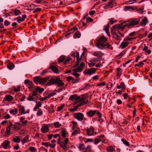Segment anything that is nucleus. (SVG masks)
Wrapping results in <instances>:
<instances>
[{"mask_svg":"<svg viewBox=\"0 0 152 152\" xmlns=\"http://www.w3.org/2000/svg\"><path fill=\"white\" fill-rule=\"evenodd\" d=\"M107 39L103 36H101L97 37L95 40L96 45L100 50L104 49L107 44Z\"/></svg>","mask_w":152,"mask_h":152,"instance_id":"1","label":"nucleus"},{"mask_svg":"<svg viewBox=\"0 0 152 152\" xmlns=\"http://www.w3.org/2000/svg\"><path fill=\"white\" fill-rule=\"evenodd\" d=\"M49 79V77L48 76L44 78H42L39 76L36 77L34 79V82L36 84L38 83L43 84Z\"/></svg>","mask_w":152,"mask_h":152,"instance_id":"2","label":"nucleus"},{"mask_svg":"<svg viewBox=\"0 0 152 152\" xmlns=\"http://www.w3.org/2000/svg\"><path fill=\"white\" fill-rule=\"evenodd\" d=\"M140 21V19L138 18H134L130 19L129 20V24L128 26V28H130L132 26H134L137 24Z\"/></svg>","mask_w":152,"mask_h":152,"instance_id":"3","label":"nucleus"},{"mask_svg":"<svg viewBox=\"0 0 152 152\" xmlns=\"http://www.w3.org/2000/svg\"><path fill=\"white\" fill-rule=\"evenodd\" d=\"M69 139L68 138H66L64 141L60 142L59 141H58V143H59L61 147L64 150H67V144L69 141Z\"/></svg>","mask_w":152,"mask_h":152,"instance_id":"4","label":"nucleus"},{"mask_svg":"<svg viewBox=\"0 0 152 152\" xmlns=\"http://www.w3.org/2000/svg\"><path fill=\"white\" fill-rule=\"evenodd\" d=\"M117 28V25L113 26L111 28V32L113 36V37L116 40H118L120 39V37L115 32H114L113 31L114 30Z\"/></svg>","mask_w":152,"mask_h":152,"instance_id":"5","label":"nucleus"},{"mask_svg":"<svg viewBox=\"0 0 152 152\" xmlns=\"http://www.w3.org/2000/svg\"><path fill=\"white\" fill-rule=\"evenodd\" d=\"M73 115L74 117L79 121H82L83 119L84 115L82 113H75Z\"/></svg>","mask_w":152,"mask_h":152,"instance_id":"6","label":"nucleus"},{"mask_svg":"<svg viewBox=\"0 0 152 152\" xmlns=\"http://www.w3.org/2000/svg\"><path fill=\"white\" fill-rule=\"evenodd\" d=\"M96 69L94 68L89 69L87 71H84L83 73L85 75H91L96 72Z\"/></svg>","mask_w":152,"mask_h":152,"instance_id":"7","label":"nucleus"},{"mask_svg":"<svg viewBox=\"0 0 152 152\" xmlns=\"http://www.w3.org/2000/svg\"><path fill=\"white\" fill-rule=\"evenodd\" d=\"M95 129L92 126H91L90 128L86 130L87 134L88 136H91L94 135L95 133V134H96V132H94V130Z\"/></svg>","mask_w":152,"mask_h":152,"instance_id":"8","label":"nucleus"},{"mask_svg":"<svg viewBox=\"0 0 152 152\" xmlns=\"http://www.w3.org/2000/svg\"><path fill=\"white\" fill-rule=\"evenodd\" d=\"M58 78H52L51 79L49 80V82L47 83V85L50 86L56 84Z\"/></svg>","mask_w":152,"mask_h":152,"instance_id":"9","label":"nucleus"},{"mask_svg":"<svg viewBox=\"0 0 152 152\" xmlns=\"http://www.w3.org/2000/svg\"><path fill=\"white\" fill-rule=\"evenodd\" d=\"M93 55L102 59V57L103 56L104 54L100 51H96L94 53Z\"/></svg>","mask_w":152,"mask_h":152,"instance_id":"10","label":"nucleus"},{"mask_svg":"<svg viewBox=\"0 0 152 152\" xmlns=\"http://www.w3.org/2000/svg\"><path fill=\"white\" fill-rule=\"evenodd\" d=\"M10 142L9 141L6 140L4 142L1 144V145L4 148L7 149L8 148H10Z\"/></svg>","mask_w":152,"mask_h":152,"instance_id":"11","label":"nucleus"},{"mask_svg":"<svg viewBox=\"0 0 152 152\" xmlns=\"http://www.w3.org/2000/svg\"><path fill=\"white\" fill-rule=\"evenodd\" d=\"M95 114V110H90L86 113V115H87L90 118H91L93 117Z\"/></svg>","mask_w":152,"mask_h":152,"instance_id":"12","label":"nucleus"},{"mask_svg":"<svg viewBox=\"0 0 152 152\" xmlns=\"http://www.w3.org/2000/svg\"><path fill=\"white\" fill-rule=\"evenodd\" d=\"M13 99L14 98L12 96L10 95H7L5 97L4 99V101L10 102L13 101Z\"/></svg>","mask_w":152,"mask_h":152,"instance_id":"13","label":"nucleus"},{"mask_svg":"<svg viewBox=\"0 0 152 152\" xmlns=\"http://www.w3.org/2000/svg\"><path fill=\"white\" fill-rule=\"evenodd\" d=\"M49 69L52 70L54 73H58L59 71L57 67L55 66L50 64L49 67Z\"/></svg>","mask_w":152,"mask_h":152,"instance_id":"14","label":"nucleus"},{"mask_svg":"<svg viewBox=\"0 0 152 152\" xmlns=\"http://www.w3.org/2000/svg\"><path fill=\"white\" fill-rule=\"evenodd\" d=\"M49 130V129L48 125H43L42 127L41 131L42 133H45Z\"/></svg>","mask_w":152,"mask_h":152,"instance_id":"15","label":"nucleus"},{"mask_svg":"<svg viewBox=\"0 0 152 152\" xmlns=\"http://www.w3.org/2000/svg\"><path fill=\"white\" fill-rule=\"evenodd\" d=\"M148 23V21L147 18L145 17L141 20L140 22V24L142 26H144Z\"/></svg>","mask_w":152,"mask_h":152,"instance_id":"16","label":"nucleus"},{"mask_svg":"<svg viewBox=\"0 0 152 152\" xmlns=\"http://www.w3.org/2000/svg\"><path fill=\"white\" fill-rule=\"evenodd\" d=\"M80 97L77 96V94H74L71 95L69 97V100H76L80 99Z\"/></svg>","mask_w":152,"mask_h":152,"instance_id":"17","label":"nucleus"},{"mask_svg":"<svg viewBox=\"0 0 152 152\" xmlns=\"http://www.w3.org/2000/svg\"><path fill=\"white\" fill-rule=\"evenodd\" d=\"M18 110L21 114H25L26 113L25 112V108L23 106L19 105L18 106Z\"/></svg>","mask_w":152,"mask_h":152,"instance_id":"18","label":"nucleus"},{"mask_svg":"<svg viewBox=\"0 0 152 152\" xmlns=\"http://www.w3.org/2000/svg\"><path fill=\"white\" fill-rule=\"evenodd\" d=\"M113 0H112L107 3L106 5L104 6V8H111L113 6Z\"/></svg>","mask_w":152,"mask_h":152,"instance_id":"19","label":"nucleus"},{"mask_svg":"<svg viewBox=\"0 0 152 152\" xmlns=\"http://www.w3.org/2000/svg\"><path fill=\"white\" fill-rule=\"evenodd\" d=\"M57 81L56 82V83L58 87L63 86L64 85V83L62 82L61 80H60L59 78H58Z\"/></svg>","mask_w":152,"mask_h":152,"instance_id":"20","label":"nucleus"},{"mask_svg":"<svg viewBox=\"0 0 152 152\" xmlns=\"http://www.w3.org/2000/svg\"><path fill=\"white\" fill-rule=\"evenodd\" d=\"M128 44V42H123L120 44V47L122 49H124L127 46Z\"/></svg>","mask_w":152,"mask_h":152,"instance_id":"21","label":"nucleus"},{"mask_svg":"<svg viewBox=\"0 0 152 152\" xmlns=\"http://www.w3.org/2000/svg\"><path fill=\"white\" fill-rule=\"evenodd\" d=\"M84 64L83 62L81 63L80 66L77 68L78 72H81L83 69L84 66Z\"/></svg>","mask_w":152,"mask_h":152,"instance_id":"22","label":"nucleus"},{"mask_svg":"<svg viewBox=\"0 0 152 152\" xmlns=\"http://www.w3.org/2000/svg\"><path fill=\"white\" fill-rule=\"evenodd\" d=\"M102 60V59L99 58H95L91 59L90 61V62L91 63L94 62H98Z\"/></svg>","mask_w":152,"mask_h":152,"instance_id":"23","label":"nucleus"},{"mask_svg":"<svg viewBox=\"0 0 152 152\" xmlns=\"http://www.w3.org/2000/svg\"><path fill=\"white\" fill-rule=\"evenodd\" d=\"M13 142L16 143H19L20 142V138L19 136H16L12 139Z\"/></svg>","mask_w":152,"mask_h":152,"instance_id":"24","label":"nucleus"},{"mask_svg":"<svg viewBox=\"0 0 152 152\" xmlns=\"http://www.w3.org/2000/svg\"><path fill=\"white\" fill-rule=\"evenodd\" d=\"M78 148L79 150L82 151L84 150L85 146L83 144L80 143L79 145Z\"/></svg>","mask_w":152,"mask_h":152,"instance_id":"25","label":"nucleus"},{"mask_svg":"<svg viewBox=\"0 0 152 152\" xmlns=\"http://www.w3.org/2000/svg\"><path fill=\"white\" fill-rule=\"evenodd\" d=\"M15 67L14 64L12 63H10L7 65V68L10 70L12 69Z\"/></svg>","mask_w":152,"mask_h":152,"instance_id":"26","label":"nucleus"},{"mask_svg":"<svg viewBox=\"0 0 152 152\" xmlns=\"http://www.w3.org/2000/svg\"><path fill=\"white\" fill-rule=\"evenodd\" d=\"M81 36V34L79 31H77L75 32L73 35V37L74 38H77L80 37Z\"/></svg>","mask_w":152,"mask_h":152,"instance_id":"27","label":"nucleus"},{"mask_svg":"<svg viewBox=\"0 0 152 152\" xmlns=\"http://www.w3.org/2000/svg\"><path fill=\"white\" fill-rule=\"evenodd\" d=\"M124 24V23H121L120 24H117L116 25H117V28L118 30H119L120 29H121V30L122 31L125 28L124 27H122L123 24Z\"/></svg>","mask_w":152,"mask_h":152,"instance_id":"28","label":"nucleus"},{"mask_svg":"<svg viewBox=\"0 0 152 152\" xmlns=\"http://www.w3.org/2000/svg\"><path fill=\"white\" fill-rule=\"evenodd\" d=\"M124 24V23H121L120 24H117L116 25H117V28L118 30H119L120 29H121V30L122 31L125 28L124 27H122L123 24Z\"/></svg>","mask_w":152,"mask_h":152,"instance_id":"29","label":"nucleus"},{"mask_svg":"<svg viewBox=\"0 0 152 152\" xmlns=\"http://www.w3.org/2000/svg\"><path fill=\"white\" fill-rule=\"evenodd\" d=\"M88 102V100H86L85 101H84L83 102H81V103L78 105H77L76 107V108L77 109L78 107L81 106L82 105H83L84 104H85L87 103Z\"/></svg>","mask_w":152,"mask_h":152,"instance_id":"30","label":"nucleus"},{"mask_svg":"<svg viewBox=\"0 0 152 152\" xmlns=\"http://www.w3.org/2000/svg\"><path fill=\"white\" fill-rule=\"evenodd\" d=\"M98 137H99V139L101 141L104 142L105 141V138L104 135L101 134L99 136H98Z\"/></svg>","mask_w":152,"mask_h":152,"instance_id":"31","label":"nucleus"},{"mask_svg":"<svg viewBox=\"0 0 152 152\" xmlns=\"http://www.w3.org/2000/svg\"><path fill=\"white\" fill-rule=\"evenodd\" d=\"M107 150L109 152H113L114 151V149L111 146H109L107 147Z\"/></svg>","mask_w":152,"mask_h":152,"instance_id":"32","label":"nucleus"},{"mask_svg":"<svg viewBox=\"0 0 152 152\" xmlns=\"http://www.w3.org/2000/svg\"><path fill=\"white\" fill-rule=\"evenodd\" d=\"M117 76L120 77L122 74L121 69L120 68L118 67L117 69Z\"/></svg>","mask_w":152,"mask_h":152,"instance_id":"33","label":"nucleus"},{"mask_svg":"<svg viewBox=\"0 0 152 152\" xmlns=\"http://www.w3.org/2000/svg\"><path fill=\"white\" fill-rule=\"evenodd\" d=\"M10 113L11 114L15 115L17 114L18 113V110L16 108H14L12 110H11L10 111Z\"/></svg>","mask_w":152,"mask_h":152,"instance_id":"34","label":"nucleus"},{"mask_svg":"<svg viewBox=\"0 0 152 152\" xmlns=\"http://www.w3.org/2000/svg\"><path fill=\"white\" fill-rule=\"evenodd\" d=\"M84 150L83 152H90L91 150V146L89 145H88Z\"/></svg>","mask_w":152,"mask_h":152,"instance_id":"35","label":"nucleus"},{"mask_svg":"<svg viewBox=\"0 0 152 152\" xmlns=\"http://www.w3.org/2000/svg\"><path fill=\"white\" fill-rule=\"evenodd\" d=\"M65 57L64 56H62L59 57L58 59V61L59 63L62 62L65 59Z\"/></svg>","mask_w":152,"mask_h":152,"instance_id":"36","label":"nucleus"},{"mask_svg":"<svg viewBox=\"0 0 152 152\" xmlns=\"http://www.w3.org/2000/svg\"><path fill=\"white\" fill-rule=\"evenodd\" d=\"M29 136L28 135H27L22 140L23 144L26 143L28 139Z\"/></svg>","mask_w":152,"mask_h":152,"instance_id":"37","label":"nucleus"},{"mask_svg":"<svg viewBox=\"0 0 152 152\" xmlns=\"http://www.w3.org/2000/svg\"><path fill=\"white\" fill-rule=\"evenodd\" d=\"M14 13V15L15 16H17L20 14V15H21V13L19 11V10L18 9H15L13 10Z\"/></svg>","mask_w":152,"mask_h":152,"instance_id":"38","label":"nucleus"},{"mask_svg":"<svg viewBox=\"0 0 152 152\" xmlns=\"http://www.w3.org/2000/svg\"><path fill=\"white\" fill-rule=\"evenodd\" d=\"M80 129H78L77 130H75L72 133V136H75L77 135L79 133V131Z\"/></svg>","mask_w":152,"mask_h":152,"instance_id":"39","label":"nucleus"},{"mask_svg":"<svg viewBox=\"0 0 152 152\" xmlns=\"http://www.w3.org/2000/svg\"><path fill=\"white\" fill-rule=\"evenodd\" d=\"M35 90L39 92V93H42L44 91V89L43 88H40L39 87H37L35 89Z\"/></svg>","mask_w":152,"mask_h":152,"instance_id":"40","label":"nucleus"},{"mask_svg":"<svg viewBox=\"0 0 152 152\" xmlns=\"http://www.w3.org/2000/svg\"><path fill=\"white\" fill-rule=\"evenodd\" d=\"M10 129L11 128L8 126L6 128L5 133L6 135H9L10 134Z\"/></svg>","mask_w":152,"mask_h":152,"instance_id":"41","label":"nucleus"},{"mask_svg":"<svg viewBox=\"0 0 152 152\" xmlns=\"http://www.w3.org/2000/svg\"><path fill=\"white\" fill-rule=\"evenodd\" d=\"M27 100L28 101H34V98L32 95H29L27 98Z\"/></svg>","mask_w":152,"mask_h":152,"instance_id":"42","label":"nucleus"},{"mask_svg":"<svg viewBox=\"0 0 152 152\" xmlns=\"http://www.w3.org/2000/svg\"><path fill=\"white\" fill-rule=\"evenodd\" d=\"M53 124L54 126L57 128H59L61 125L58 122H55Z\"/></svg>","mask_w":152,"mask_h":152,"instance_id":"43","label":"nucleus"},{"mask_svg":"<svg viewBox=\"0 0 152 152\" xmlns=\"http://www.w3.org/2000/svg\"><path fill=\"white\" fill-rule=\"evenodd\" d=\"M120 85L122 89L124 91L126 88V86L125 85L124 82H121L120 83Z\"/></svg>","mask_w":152,"mask_h":152,"instance_id":"44","label":"nucleus"},{"mask_svg":"<svg viewBox=\"0 0 152 152\" xmlns=\"http://www.w3.org/2000/svg\"><path fill=\"white\" fill-rule=\"evenodd\" d=\"M121 141L123 142V143L127 146H129V142L125 140H124L123 139H122L121 140Z\"/></svg>","mask_w":152,"mask_h":152,"instance_id":"45","label":"nucleus"},{"mask_svg":"<svg viewBox=\"0 0 152 152\" xmlns=\"http://www.w3.org/2000/svg\"><path fill=\"white\" fill-rule=\"evenodd\" d=\"M66 80L68 82H69L71 80H74V78L70 76L67 77H66Z\"/></svg>","mask_w":152,"mask_h":152,"instance_id":"46","label":"nucleus"},{"mask_svg":"<svg viewBox=\"0 0 152 152\" xmlns=\"http://www.w3.org/2000/svg\"><path fill=\"white\" fill-rule=\"evenodd\" d=\"M114 18H112L110 19V20L109 21L111 25L113 24L114 23H116L117 22L118 20H113Z\"/></svg>","mask_w":152,"mask_h":152,"instance_id":"47","label":"nucleus"},{"mask_svg":"<svg viewBox=\"0 0 152 152\" xmlns=\"http://www.w3.org/2000/svg\"><path fill=\"white\" fill-rule=\"evenodd\" d=\"M72 33L71 31H70V30H69L66 32V34H65V36L66 38H68L70 34Z\"/></svg>","mask_w":152,"mask_h":152,"instance_id":"48","label":"nucleus"},{"mask_svg":"<svg viewBox=\"0 0 152 152\" xmlns=\"http://www.w3.org/2000/svg\"><path fill=\"white\" fill-rule=\"evenodd\" d=\"M96 114L99 118H101L102 114L98 110H95V114Z\"/></svg>","mask_w":152,"mask_h":152,"instance_id":"49","label":"nucleus"},{"mask_svg":"<svg viewBox=\"0 0 152 152\" xmlns=\"http://www.w3.org/2000/svg\"><path fill=\"white\" fill-rule=\"evenodd\" d=\"M144 65V64L142 62H139V63L137 64H136L135 65V66H138L141 67L142 66Z\"/></svg>","mask_w":152,"mask_h":152,"instance_id":"50","label":"nucleus"},{"mask_svg":"<svg viewBox=\"0 0 152 152\" xmlns=\"http://www.w3.org/2000/svg\"><path fill=\"white\" fill-rule=\"evenodd\" d=\"M33 83L31 81L28 84V89H30L31 88H33Z\"/></svg>","mask_w":152,"mask_h":152,"instance_id":"51","label":"nucleus"},{"mask_svg":"<svg viewBox=\"0 0 152 152\" xmlns=\"http://www.w3.org/2000/svg\"><path fill=\"white\" fill-rule=\"evenodd\" d=\"M13 129L15 130H19L20 129V127L18 126L16 124H15L13 127Z\"/></svg>","mask_w":152,"mask_h":152,"instance_id":"52","label":"nucleus"},{"mask_svg":"<svg viewBox=\"0 0 152 152\" xmlns=\"http://www.w3.org/2000/svg\"><path fill=\"white\" fill-rule=\"evenodd\" d=\"M100 140L99 138H96L94 140V144L95 145H97L100 142Z\"/></svg>","mask_w":152,"mask_h":152,"instance_id":"53","label":"nucleus"},{"mask_svg":"<svg viewBox=\"0 0 152 152\" xmlns=\"http://www.w3.org/2000/svg\"><path fill=\"white\" fill-rule=\"evenodd\" d=\"M61 132L62 137L64 138L65 137L66 134V131L65 130H63L61 131Z\"/></svg>","mask_w":152,"mask_h":152,"instance_id":"54","label":"nucleus"},{"mask_svg":"<svg viewBox=\"0 0 152 152\" xmlns=\"http://www.w3.org/2000/svg\"><path fill=\"white\" fill-rule=\"evenodd\" d=\"M64 104H63L60 106H58V109L57 110V111H60L63 109L64 107Z\"/></svg>","mask_w":152,"mask_h":152,"instance_id":"55","label":"nucleus"},{"mask_svg":"<svg viewBox=\"0 0 152 152\" xmlns=\"http://www.w3.org/2000/svg\"><path fill=\"white\" fill-rule=\"evenodd\" d=\"M37 114L38 116H40L42 114V112L41 109H39V110L37 113Z\"/></svg>","mask_w":152,"mask_h":152,"instance_id":"56","label":"nucleus"},{"mask_svg":"<svg viewBox=\"0 0 152 152\" xmlns=\"http://www.w3.org/2000/svg\"><path fill=\"white\" fill-rule=\"evenodd\" d=\"M20 91V87L19 86H18L17 88H15L13 89V91L15 92H17Z\"/></svg>","mask_w":152,"mask_h":152,"instance_id":"57","label":"nucleus"},{"mask_svg":"<svg viewBox=\"0 0 152 152\" xmlns=\"http://www.w3.org/2000/svg\"><path fill=\"white\" fill-rule=\"evenodd\" d=\"M80 99L79 100V101L80 102H82L83 101H85L86 100H85V98L84 95L82 96L80 98Z\"/></svg>","mask_w":152,"mask_h":152,"instance_id":"58","label":"nucleus"},{"mask_svg":"<svg viewBox=\"0 0 152 152\" xmlns=\"http://www.w3.org/2000/svg\"><path fill=\"white\" fill-rule=\"evenodd\" d=\"M77 29V27L74 26L69 30L70 31H71L73 33L75 31H76Z\"/></svg>","mask_w":152,"mask_h":152,"instance_id":"59","label":"nucleus"},{"mask_svg":"<svg viewBox=\"0 0 152 152\" xmlns=\"http://www.w3.org/2000/svg\"><path fill=\"white\" fill-rule=\"evenodd\" d=\"M104 30H105V31L106 32L107 34V35H110V33L109 28H108V27H105L104 28Z\"/></svg>","mask_w":152,"mask_h":152,"instance_id":"60","label":"nucleus"},{"mask_svg":"<svg viewBox=\"0 0 152 152\" xmlns=\"http://www.w3.org/2000/svg\"><path fill=\"white\" fill-rule=\"evenodd\" d=\"M21 19H22L21 18L20 16H19L15 18V19L17 20V21L19 23H20L21 21H23V20H21Z\"/></svg>","mask_w":152,"mask_h":152,"instance_id":"61","label":"nucleus"},{"mask_svg":"<svg viewBox=\"0 0 152 152\" xmlns=\"http://www.w3.org/2000/svg\"><path fill=\"white\" fill-rule=\"evenodd\" d=\"M93 21V19L89 17H87L86 18V21L87 22H92Z\"/></svg>","mask_w":152,"mask_h":152,"instance_id":"62","label":"nucleus"},{"mask_svg":"<svg viewBox=\"0 0 152 152\" xmlns=\"http://www.w3.org/2000/svg\"><path fill=\"white\" fill-rule=\"evenodd\" d=\"M29 150L31 151L34 152L36 151V149L35 148L33 147H30L29 148Z\"/></svg>","mask_w":152,"mask_h":152,"instance_id":"63","label":"nucleus"},{"mask_svg":"<svg viewBox=\"0 0 152 152\" xmlns=\"http://www.w3.org/2000/svg\"><path fill=\"white\" fill-rule=\"evenodd\" d=\"M70 58L69 57L67 59H65L64 63V64H65L67 63H68L70 61Z\"/></svg>","mask_w":152,"mask_h":152,"instance_id":"64","label":"nucleus"}]
</instances>
